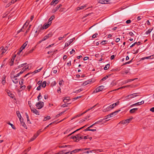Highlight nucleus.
<instances>
[{"mask_svg": "<svg viewBox=\"0 0 154 154\" xmlns=\"http://www.w3.org/2000/svg\"><path fill=\"white\" fill-rule=\"evenodd\" d=\"M58 2L59 0H53L51 2V5H53L54 4L56 5Z\"/></svg>", "mask_w": 154, "mask_h": 154, "instance_id": "obj_19", "label": "nucleus"}, {"mask_svg": "<svg viewBox=\"0 0 154 154\" xmlns=\"http://www.w3.org/2000/svg\"><path fill=\"white\" fill-rule=\"evenodd\" d=\"M51 23L50 22H48L47 23H45L44 25L42 27H40V29L41 30H43L44 29H46L48 28L50 25H51Z\"/></svg>", "mask_w": 154, "mask_h": 154, "instance_id": "obj_3", "label": "nucleus"}, {"mask_svg": "<svg viewBox=\"0 0 154 154\" xmlns=\"http://www.w3.org/2000/svg\"><path fill=\"white\" fill-rule=\"evenodd\" d=\"M129 35L131 36L134 35V34L132 32H130L129 33Z\"/></svg>", "mask_w": 154, "mask_h": 154, "instance_id": "obj_62", "label": "nucleus"}, {"mask_svg": "<svg viewBox=\"0 0 154 154\" xmlns=\"http://www.w3.org/2000/svg\"><path fill=\"white\" fill-rule=\"evenodd\" d=\"M42 30H41L40 28L38 30H36L35 32V33L38 32V33H39Z\"/></svg>", "mask_w": 154, "mask_h": 154, "instance_id": "obj_54", "label": "nucleus"}, {"mask_svg": "<svg viewBox=\"0 0 154 154\" xmlns=\"http://www.w3.org/2000/svg\"><path fill=\"white\" fill-rule=\"evenodd\" d=\"M23 119H21V122H20L21 124V125L24 128H25L26 129H27V127L26 125V124L24 122H23L22 121Z\"/></svg>", "mask_w": 154, "mask_h": 154, "instance_id": "obj_15", "label": "nucleus"}, {"mask_svg": "<svg viewBox=\"0 0 154 154\" xmlns=\"http://www.w3.org/2000/svg\"><path fill=\"white\" fill-rule=\"evenodd\" d=\"M129 70L130 69H127L125 70L124 71H123L122 72V73L123 74H124V73H125L126 74H128L129 73Z\"/></svg>", "mask_w": 154, "mask_h": 154, "instance_id": "obj_32", "label": "nucleus"}, {"mask_svg": "<svg viewBox=\"0 0 154 154\" xmlns=\"http://www.w3.org/2000/svg\"><path fill=\"white\" fill-rule=\"evenodd\" d=\"M42 86H41V85H40L39 86H38L37 88V90L38 91H39L41 89V87Z\"/></svg>", "mask_w": 154, "mask_h": 154, "instance_id": "obj_52", "label": "nucleus"}, {"mask_svg": "<svg viewBox=\"0 0 154 154\" xmlns=\"http://www.w3.org/2000/svg\"><path fill=\"white\" fill-rule=\"evenodd\" d=\"M73 42V39H70L69 41L66 42L65 44V47H67L69 45Z\"/></svg>", "mask_w": 154, "mask_h": 154, "instance_id": "obj_11", "label": "nucleus"}, {"mask_svg": "<svg viewBox=\"0 0 154 154\" xmlns=\"http://www.w3.org/2000/svg\"><path fill=\"white\" fill-rule=\"evenodd\" d=\"M31 87H32L30 85H29L27 87V88L28 89V90L29 91H30Z\"/></svg>", "mask_w": 154, "mask_h": 154, "instance_id": "obj_60", "label": "nucleus"}, {"mask_svg": "<svg viewBox=\"0 0 154 154\" xmlns=\"http://www.w3.org/2000/svg\"><path fill=\"white\" fill-rule=\"evenodd\" d=\"M62 6L61 4L59 5L54 9L52 10V13H54L57 11L59 9V8Z\"/></svg>", "mask_w": 154, "mask_h": 154, "instance_id": "obj_10", "label": "nucleus"}, {"mask_svg": "<svg viewBox=\"0 0 154 154\" xmlns=\"http://www.w3.org/2000/svg\"><path fill=\"white\" fill-rule=\"evenodd\" d=\"M109 66H110V65L109 64H106L105 66L104 67V69L105 70H107L108 69V68H109Z\"/></svg>", "mask_w": 154, "mask_h": 154, "instance_id": "obj_33", "label": "nucleus"}, {"mask_svg": "<svg viewBox=\"0 0 154 154\" xmlns=\"http://www.w3.org/2000/svg\"><path fill=\"white\" fill-rule=\"evenodd\" d=\"M110 74H109L106 75L102 79H101L100 80V82H101L102 81H103L106 80L107 78H108L110 76Z\"/></svg>", "mask_w": 154, "mask_h": 154, "instance_id": "obj_17", "label": "nucleus"}, {"mask_svg": "<svg viewBox=\"0 0 154 154\" xmlns=\"http://www.w3.org/2000/svg\"><path fill=\"white\" fill-rule=\"evenodd\" d=\"M79 149H76L74 150H73L71 152H70V154H72L73 153H75L77 152H78L79 151Z\"/></svg>", "mask_w": 154, "mask_h": 154, "instance_id": "obj_36", "label": "nucleus"}, {"mask_svg": "<svg viewBox=\"0 0 154 154\" xmlns=\"http://www.w3.org/2000/svg\"><path fill=\"white\" fill-rule=\"evenodd\" d=\"M57 68L55 67L53 68V72L54 73H56L57 72Z\"/></svg>", "mask_w": 154, "mask_h": 154, "instance_id": "obj_39", "label": "nucleus"}, {"mask_svg": "<svg viewBox=\"0 0 154 154\" xmlns=\"http://www.w3.org/2000/svg\"><path fill=\"white\" fill-rule=\"evenodd\" d=\"M115 56H116L114 55H112L110 57V59L111 60L113 59Z\"/></svg>", "mask_w": 154, "mask_h": 154, "instance_id": "obj_63", "label": "nucleus"}, {"mask_svg": "<svg viewBox=\"0 0 154 154\" xmlns=\"http://www.w3.org/2000/svg\"><path fill=\"white\" fill-rule=\"evenodd\" d=\"M107 42V41L106 40H103L100 43L102 45H104L106 44Z\"/></svg>", "mask_w": 154, "mask_h": 154, "instance_id": "obj_43", "label": "nucleus"}, {"mask_svg": "<svg viewBox=\"0 0 154 154\" xmlns=\"http://www.w3.org/2000/svg\"><path fill=\"white\" fill-rule=\"evenodd\" d=\"M131 21L130 20H128L126 21V23L127 24H130V23H131Z\"/></svg>", "mask_w": 154, "mask_h": 154, "instance_id": "obj_51", "label": "nucleus"}, {"mask_svg": "<svg viewBox=\"0 0 154 154\" xmlns=\"http://www.w3.org/2000/svg\"><path fill=\"white\" fill-rule=\"evenodd\" d=\"M131 120V118L130 119H126L125 120H123L122 121L120 122L119 123V124H128L130 122V121Z\"/></svg>", "mask_w": 154, "mask_h": 154, "instance_id": "obj_6", "label": "nucleus"}, {"mask_svg": "<svg viewBox=\"0 0 154 154\" xmlns=\"http://www.w3.org/2000/svg\"><path fill=\"white\" fill-rule=\"evenodd\" d=\"M150 111L152 112H154V107H152L150 109Z\"/></svg>", "mask_w": 154, "mask_h": 154, "instance_id": "obj_64", "label": "nucleus"}, {"mask_svg": "<svg viewBox=\"0 0 154 154\" xmlns=\"http://www.w3.org/2000/svg\"><path fill=\"white\" fill-rule=\"evenodd\" d=\"M152 29H149L148 31L146 32V34H148L149 33H150L151 31H152Z\"/></svg>", "mask_w": 154, "mask_h": 154, "instance_id": "obj_44", "label": "nucleus"}, {"mask_svg": "<svg viewBox=\"0 0 154 154\" xmlns=\"http://www.w3.org/2000/svg\"><path fill=\"white\" fill-rule=\"evenodd\" d=\"M54 51H48V54H51V55H53L54 53Z\"/></svg>", "mask_w": 154, "mask_h": 154, "instance_id": "obj_47", "label": "nucleus"}, {"mask_svg": "<svg viewBox=\"0 0 154 154\" xmlns=\"http://www.w3.org/2000/svg\"><path fill=\"white\" fill-rule=\"evenodd\" d=\"M29 24V23L27 21H26L24 25L23 26L22 29H26L27 27V26H28Z\"/></svg>", "mask_w": 154, "mask_h": 154, "instance_id": "obj_23", "label": "nucleus"}, {"mask_svg": "<svg viewBox=\"0 0 154 154\" xmlns=\"http://www.w3.org/2000/svg\"><path fill=\"white\" fill-rule=\"evenodd\" d=\"M137 94V93H134V94H130V95H128L126 96L125 97L126 100H128V99H129L135 97L137 96H138L137 95H136Z\"/></svg>", "mask_w": 154, "mask_h": 154, "instance_id": "obj_5", "label": "nucleus"}, {"mask_svg": "<svg viewBox=\"0 0 154 154\" xmlns=\"http://www.w3.org/2000/svg\"><path fill=\"white\" fill-rule=\"evenodd\" d=\"M78 137H78V136H77V135L75 136H73V137L72 136V139H73L74 140H75V141L76 142H78V141H77V140H78L77 138Z\"/></svg>", "mask_w": 154, "mask_h": 154, "instance_id": "obj_27", "label": "nucleus"}, {"mask_svg": "<svg viewBox=\"0 0 154 154\" xmlns=\"http://www.w3.org/2000/svg\"><path fill=\"white\" fill-rule=\"evenodd\" d=\"M28 42L26 41V42L23 44V45L20 48H25L27 45Z\"/></svg>", "mask_w": 154, "mask_h": 154, "instance_id": "obj_24", "label": "nucleus"}, {"mask_svg": "<svg viewBox=\"0 0 154 154\" xmlns=\"http://www.w3.org/2000/svg\"><path fill=\"white\" fill-rule=\"evenodd\" d=\"M41 97V95L40 93L39 95H38V100H39L41 99L40 97Z\"/></svg>", "mask_w": 154, "mask_h": 154, "instance_id": "obj_61", "label": "nucleus"}, {"mask_svg": "<svg viewBox=\"0 0 154 154\" xmlns=\"http://www.w3.org/2000/svg\"><path fill=\"white\" fill-rule=\"evenodd\" d=\"M138 103H139V105H142V104H143L144 103V101L143 100H142V101H141L140 102H138Z\"/></svg>", "mask_w": 154, "mask_h": 154, "instance_id": "obj_50", "label": "nucleus"}, {"mask_svg": "<svg viewBox=\"0 0 154 154\" xmlns=\"http://www.w3.org/2000/svg\"><path fill=\"white\" fill-rule=\"evenodd\" d=\"M86 7V6L85 5L81 6L80 7H79L77 8V11L79 10H82L83 9L85 8Z\"/></svg>", "mask_w": 154, "mask_h": 154, "instance_id": "obj_25", "label": "nucleus"}, {"mask_svg": "<svg viewBox=\"0 0 154 154\" xmlns=\"http://www.w3.org/2000/svg\"><path fill=\"white\" fill-rule=\"evenodd\" d=\"M138 109L137 108H135L132 109L130 110L129 112L131 113H134Z\"/></svg>", "mask_w": 154, "mask_h": 154, "instance_id": "obj_16", "label": "nucleus"}, {"mask_svg": "<svg viewBox=\"0 0 154 154\" xmlns=\"http://www.w3.org/2000/svg\"><path fill=\"white\" fill-rule=\"evenodd\" d=\"M67 106H68V105H66L65 104H63L61 106V107H65Z\"/></svg>", "mask_w": 154, "mask_h": 154, "instance_id": "obj_57", "label": "nucleus"}, {"mask_svg": "<svg viewBox=\"0 0 154 154\" xmlns=\"http://www.w3.org/2000/svg\"><path fill=\"white\" fill-rule=\"evenodd\" d=\"M6 49H2L0 51V52H1V54L3 55L5 53L6 51Z\"/></svg>", "mask_w": 154, "mask_h": 154, "instance_id": "obj_26", "label": "nucleus"}, {"mask_svg": "<svg viewBox=\"0 0 154 154\" xmlns=\"http://www.w3.org/2000/svg\"><path fill=\"white\" fill-rule=\"evenodd\" d=\"M105 118L103 119V120L106 119H107L108 118H110L111 117V116H110V114H109L108 115H107V116H105Z\"/></svg>", "mask_w": 154, "mask_h": 154, "instance_id": "obj_41", "label": "nucleus"}, {"mask_svg": "<svg viewBox=\"0 0 154 154\" xmlns=\"http://www.w3.org/2000/svg\"><path fill=\"white\" fill-rule=\"evenodd\" d=\"M139 50L138 49H134L132 51V53L135 54L138 52Z\"/></svg>", "mask_w": 154, "mask_h": 154, "instance_id": "obj_22", "label": "nucleus"}, {"mask_svg": "<svg viewBox=\"0 0 154 154\" xmlns=\"http://www.w3.org/2000/svg\"><path fill=\"white\" fill-rule=\"evenodd\" d=\"M51 119V117L49 116H47L44 118L43 119L44 121H46L47 120H49Z\"/></svg>", "mask_w": 154, "mask_h": 154, "instance_id": "obj_35", "label": "nucleus"}, {"mask_svg": "<svg viewBox=\"0 0 154 154\" xmlns=\"http://www.w3.org/2000/svg\"><path fill=\"white\" fill-rule=\"evenodd\" d=\"M23 68L25 70H26L27 69H30L29 66H25Z\"/></svg>", "mask_w": 154, "mask_h": 154, "instance_id": "obj_46", "label": "nucleus"}, {"mask_svg": "<svg viewBox=\"0 0 154 154\" xmlns=\"http://www.w3.org/2000/svg\"><path fill=\"white\" fill-rule=\"evenodd\" d=\"M93 150H90V151H87L86 152H85L84 153H91L92 152V151H93Z\"/></svg>", "mask_w": 154, "mask_h": 154, "instance_id": "obj_58", "label": "nucleus"}, {"mask_svg": "<svg viewBox=\"0 0 154 154\" xmlns=\"http://www.w3.org/2000/svg\"><path fill=\"white\" fill-rule=\"evenodd\" d=\"M104 87V86L103 85L99 86L93 91V93H96L102 91Z\"/></svg>", "mask_w": 154, "mask_h": 154, "instance_id": "obj_1", "label": "nucleus"}, {"mask_svg": "<svg viewBox=\"0 0 154 154\" xmlns=\"http://www.w3.org/2000/svg\"><path fill=\"white\" fill-rule=\"evenodd\" d=\"M90 82L89 81H85L82 84V85L83 86H86Z\"/></svg>", "mask_w": 154, "mask_h": 154, "instance_id": "obj_31", "label": "nucleus"}, {"mask_svg": "<svg viewBox=\"0 0 154 154\" xmlns=\"http://www.w3.org/2000/svg\"><path fill=\"white\" fill-rule=\"evenodd\" d=\"M44 105V103L43 102L39 101L36 103L35 106L37 109H40L43 107Z\"/></svg>", "mask_w": 154, "mask_h": 154, "instance_id": "obj_2", "label": "nucleus"}, {"mask_svg": "<svg viewBox=\"0 0 154 154\" xmlns=\"http://www.w3.org/2000/svg\"><path fill=\"white\" fill-rule=\"evenodd\" d=\"M71 61H70L69 62L67 63V65H68V66H70L71 65Z\"/></svg>", "mask_w": 154, "mask_h": 154, "instance_id": "obj_56", "label": "nucleus"}, {"mask_svg": "<svg viewBox=\"0 0 154 154\" xmlns=\"http://www.w3.org/2000/svg\"><path fill=\"white\" fill-rule=\"evenodd\" d=\"M10 98H11L13 100H12V101L14 103H16V100L15 98V96L13 94H10Z\"/></svg>", "mask_w": 154, "mask_h": 154, "instance_id": "obj_12", "label": "nucleus"}, {"mask_svg": "<svg viewBox=\"0 0 154 154\" xmlns=\"http://www.w3.org/2000/svg\"><path fill=\"white\" fill-rule=\"evenodd\" d=\"M98 35L97 33H96L94 35H93L92 36V38H94L96 37V36Z\"/></svg>", "mask_w": 154, "mask_h": 154, "instance_id": "obj_53", "label": "nucleus"}, {"mask_svg": "<svg viewBox=\"0 0 154 154\" xmlns=\"http://www.w3.org/2000/svg\"><path fill=\"white\" fill-rule=\"evenodd\" d=\"M46 81H44L42 83L41 86L43 88H45L46 86Z\"/></svg>", "mask_w": 154, "mask_h": 154, "instance_id": "obj_29", "label": "nucleus"}, {"mask_svg": "<svg viewBox=\"0 0 154 154\" xmlns=\"http://www.w3.org/2000/svg\"><path fill=\"white\" fill-rule=\"evenodd\" d=\"M85 126H86V125H85V126H83V127H82V128H79V129H77L75 131H74V132H72V133H71V134H69V136H70V135H71V134H73V133H75V132H76V131H79V130H80V129H82V128H84V127H85Z\"/></svg>", "mask_w": 154, "mask_h": 154, "instance_id": "obj_30", "label": "nucleus"}, {"mask_svg": "<svg viewBox=\"0 0 154 154\" xmlns=\"http://www.w3.org/2000/svg\"><path fill=\"white\" fill-rule=\"evenodd\" d=\"M103 120V119H101V120H100L98 121H97V122H95L94 123V124L95 125L96 124H98L100 122H102Z\"/></svg>", "mask_w": 154, "mask_h": 154, "instance_id": "obj_49", "label": "nucleus"}, {"mask_svg": "<svg viewBox=\"0 0 154 154\" xmlns=\"http://www.w3.org/2000/svg\"><path fill=\"white\" fill-rule=\"evenodd\" d=\"M68 109L67 108L63 112H62L61 113L58 114L56 115V117H58L59 116H60V115H61L62 114L64 113Z\"/></svg>", "mask_w": 154, "mask_h": 154, "instance_id": "obj_28", "label": "nucleus"}, {"mask_svg": "<svg viewBox=\"0 0 154 154\" xmlns=\"http://www.w3.org/2000/svg\"><path fill=\"white\" fill-rule=\"evenodd\" d=\"M70 98L69 97H66L63 100V101L64 103L68 102Z\"/></svg>", "mask_w": 154, "mask_h": 154, "instance_id": "obj_20", "label": "nucleus"}, {"mask_svg": "<svg viewBox=\"0 0 154 154\" xmlns=\"http://www.w3.org/2000/svg\"><path fill=\"white\" fill-rule=\"evenodd\" d=\"M132 60H133V59H132L131 60L128 62H126L125 63H124L123 64V65H125L127 64H129L130 63H131L132 62Z\"/></svg>", "mask_w": 154, "mask_h": 154, "instance_id": "obj_42", "label": "nucleus"}, {"mask_svg": "<svg viewBox=\"0 0 154 154\" xmlns=\"http://www.w3.org/2000/svg\"><path fill=\"white\" fill-rule=\"evenodd\" d=\"M126 86H123V87H121L120 88H119L116 89H115V90H113V91H116V90H118L119 89H122L123 88H125Z\"/></svg>", "mask_w": 154, "mask_h": 154, "instance_id": "obj_45", "label": "nucleus"}, {"mask_svg": "<svg viewBox=\"0 0 154 154\" xmlns=\"http://www.w3.org/2000/svg\"><path fill=\"white\" fill-rule=\"evenodd\" d=\"M12 80L13 82L15 84H17L18 83V80L16 76H14Z\"/></svg>", "mask_w": 154, "mask_h": 154, "instance_id": "obj_14", "label": "nucleus"}, {"mask_svg": "<svg viewBox=\"0 0 154 154\" xmlns=\"http://www.w3.org/2000/svg\"><path fill=\"white\" fill-rule=\"evenodd\" d=\"M113 106H112L111 105L107 107L106 109H104L103 110V111L104 112L109 111L111 109H113Z\"/></svg>", "mask_w": 154, "mask_h": 154, "instance_id": "obj_8", "label": "nucleus"}, {"mask_svg": "<svg viewBox=\"0 0 154 154\" xmlns=\"http://www.w3.org/2000/svg\"><path fill=\"white\" fill-rule=\"evenodd\" d=\"M2 82L3 85H4V84L5 83V77L3 78Z\"/></svg>", "mask_w": 154, "mask_h": 154, "instance_id": "obj_40", "label": "nucleus"}, {"mask_svg": "<svg viewBox=\"0 0 154 154\" xmlns=\"http://www.w3.org/2000/svg\"><path fill=\"white\" fill-rule=\"evenodd\" d=\"M141 43V42H135L134 43V44H133L132 45H131V46H130V48H132L135 45H138L140 44Z\"/></svg>", "mask_w": 154, "mask_h": 154, "instance_id": "obj_21", "label": "nucleus"}, {"mask_svg": "<svg viewBox=\"0 0 154 154\" xmlns=\"http://www.w3.org/2000/svg\"><path fill=\"white\" fill-rule=\"evenodd\" d=\"M16 114H17V117L20 119V122H21V115L20 114V112L19 111H17L16 112Z\"/></svg>", "mask_w": 154, "mask_h": 154, "instance_id": "obj_18", "label": "nucleus"}, {"mask_svg": "<svg viewBox=\"0 0 154 154\" xmlns=\"http://www.w3.org/2000/svg\"><path fill=\"white\" fill-rule=\"evenodd\" d=\"M77 136H78L79 137L77 138L79 139L78 141L79 140L81 139H83V137L80 136V135L79 134L77 135Z\"/></svg>", "mask_w": 154, "mask_h": 154, "instance_id": "obj_37", "label": "nucleus"}, {"mask_svg": "<svg viewBox=\"0 0 154 154\" xmlns=\"http://www.w3.org/2000/svg\"><path fill=\"white\" fill-rule=\"evenodd\" d=\"M63 82V80H62L60 81L59 82V84L60 86H61V85H62V83Z\"/></svg>", "mask_w": 154, "mask_h": 154, "instance_id": "obj_59", "label": "nucleus"}, {"mask_svg": "<svg viewBox=\"0 0 154 154\" xmlns=\"http://www.w3.org/2000/svg\"><path fill=\"white\" fill-rule=\"evenodd\" d=\"M120 111V110H119L117 111H115V112H112L110 114V115L111 116V117H112L115 115H116L118 112H119Z\"/></svg>", "mask_w": 154, "mask_h": 154, "instance_id": "obj_13", "label": "nucleus"}, {"mask_svg": "<svg viewBox=\"0 0 154 154\" xmlns=\"http://www.w3.org/2000/svg\"><path fill=\"white\" fill-rule=\"evenodd\" d=\"M10 126H11V127H12V128L14 129H16V128L14 126V125H13L12 124H11L10 123Z\"/></svg>", "mask_w": 154, "mask_h": 154, "instance_id": "obj_55", "label": "nucleus"}, {"mask_svg": "<svg viewBox=\"0 0 154 154\" xmlns=\"http://www.w3.org/2000/svg\"><path fill=\"white\" fill-rule=\"evenodd\" d=\"M82 89H79V90H76L74 92L75 93H78V92H80L81 91H82Z\"/></svg>", "mask_w": 154, "mask_h": 154, "instance_id": "obj_48", "label": "nucleus"}, {"mask_svg": "<svg viewBox=\"0 0 154 154\" xmlns=\"http://www.w3.org/2000/svg\"><path fill=\"white\" fill-rule=\"evenodd\" d=\"M39 134L38 133V132L37 133L35 134L34 136L31 138L30 140L29 141V142L34 140L38 136Z\"/></svg>", "mask_w": 154, "mask_h": 154, "instance_id": "obj_9", "label": "nucleus"}, {"mask_svg": "<svg viewBox=\"0 0 154 154\" xmlns=\"http://www.w3.org/2000/svg\"><path fill=\"white\" fill-rule=\"evenodd\" d=\"M29 106L30 107V109L32 112L37 115H39V112L38 111L35 109L33 107H31L30 106Z\"/></svg>", "mask_w": 154, "mask_h": 154, "instance_id": "obj_7", "label": "nucleus"}, {"mask_svg": "<svg viewBox=\"0 0 154 154\" xmlns=\"http://www.w3.org/2000/svg\"><path fill=\"white\" fill-rule=\"evenodd\" d=\"M42 68L43 67H42L41 68H40L39 69H37L36 70H35L33 72H34L35 73H36L37 72H39L40 71H41L42 70Z\"/></svg>", "mask_w": 154, "mask_h": 154, "instance_id": "obj_38", "label": "nucleus"}, {"mask_svg": "<svg viewBox=\"0 0 154 154\" xmlns=\"http://www.w3.org/2000/svg\"><path fill=\"white\" fill-rule=\"evenodd\" d=\"M52 35V33L51 32H50L49 34L44 36L43 38L40 41V42L46 40L49 38L51 37Z\"/></svg>", "mask_w": 154, "mask_h": 154, "instance_id": "obj_4", "label": "nucleus"}, {"mask_svg": "<svg viewBox=\"0 0 154 154\" xmlns=\"http://www.w3.org/2000/svg\"><path fill=\"white\" fill-rule=\"evenodd\" d=\"M152 57V56H150L149 57H143L141 59V60H143L146 59H150L151 57Z\"/></svg>", "mask_w": 154, "mask_h": 154, "instance_id": "obj_34", "label": "nucleus"}]
</instances>
